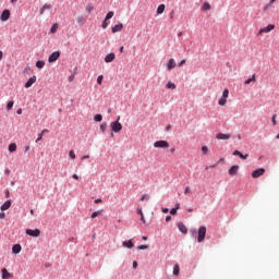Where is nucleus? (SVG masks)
Segmentation results:
<instances>
[{
	"label": "nucleus",
	"mask_w": 279,
	"mask_h": 279,
	"mask_svg": "<svg viewBox=\"0 0 279 279\" xmlns=\"http://www.w3.org/2000/svg\"><path fill=\"white\" fill-rule=\"evenodd\" d=\"M121 117H118V119L113 122H111V132H114V134H119V132H121V130H123V124H121Z\"/></svg>",
	"instance_id": "f257e3e1"
},
{
	"label": "nucleus",
	"mask_w": 279,
	"mask_h": 279,
	"mask_svg": "<svg viewBox=\"0 0 279 279\" xmlns=\"http://www.w3.org/2000/svg\"><path fill=\"white\" fill-rule=\"evenodd\" d=\"M204 239H206V227L201 226L197 231V242L204 243Z\"/></svg>",
	"instance_id": "f03ea898"
},
{
	"label": "nucleus",
	"mask_w": 279,
	"mask_h": 279,
	"mask_svg": "<svg viewBox=\"0 0 279 279\" xmlns=\"http://www.w3.org/2000/svg\"><path fill=\"white\" fill-rule=\"evenodd\" d=\"M276 29V25L269 24L268 26H265L259 29L257 36H260L262 34H269V32Z\"/></svg>",
	"instance_id": "7ed1b4c3"
},
{
	"label": "nucleus",
	"mask_w": 279,
	"mask_h": 279,
	"mask_svg": "<svg viewBox=\"0 0 279 279\" xmlns=\"http://www.w3.org/2000/svg\"><path fill=\"white\" fill-rule=\"evenodd\" d=\"M26 234L34 239H38V236H40V229H26Z\"/></svg>",
	"instance_id": "20e7f679"
},
{
	"label": "nucleus",
	"mask_w": 279,
	"mask_h": 279,
	"mask_svg": "<svg viewBox=\"0 0 279 279\" xmlns=\"http://www.w3.org/2000/svg\"><path fill=\"white\" fill-rule=\"evenodd\" d=\"M154 147L160 148V149H167L169 147V142L167 141H157L154 143Z\"/></svg>",
	"instance_id": "39448f33"
},
{
	"label": "nucleus",
	"mask_w": 279,
	"mask_h": 279,
	"mask_svg": "<svg viewBox=\"0 0 279 279\" xmlns=\"http://www.w3.org/2000/svg\"><path fill=\"white\" fill-rule=\"evenodd\" d=\"M232 137V135L230 134H226V133H217L216 134V138L217 141H230V138Z\"/></svg>",
	"instance_id": "423d86ee"
},
{
	"label": "nucleus",
	"mask_w": 279,
	"mask_h": 279,
	"mask_svg": "<svg viewBox=\"0 0 279 279\" xmlns=\"http://www.w3.org/2000/svg\"><path fill=\"white\" fill-rule=\"evenodd\" d=\"M59 58H60V51H54L49 56L48 62L50 63L57 62Z\"/></svg>",
	"instance_id": "0eeeda50"
},
{
	"label": "nucleus",
	"mask_w": 279,
	"mask_h": 279,
	"mask_svg": "<svg viewBox=\"0 0 279 279\" xmlns=\"http://www.w3.org/2000/svg\"><path fill=\"white\" fill-rule=\"evenodd\" d=\"M260 175H265V168H258L252 172V178H260Z\"/></svg>",
	"instance_id": "6e6552de"
},
{
	"label": "nucleus",
	"mask_w": 279,
	"mask_h": 279,
	"mask_svg": "<svg viewBox=\"0 0 279 279\" xmlns=\"http://www.w3.org/2000/svg\"><path fill=\"white\" fill-rule=\"evenodd\" d=\"M177 226L182 234H189V229L186 228V225L184 222H178Z\"/></svg>",
	"instance_id": "1a4fd4ad"
},
{
	"label": "nucleus",
	"mask_w": 279,
	"mask_h": 279,
	"mask_svg": "<svg viewBox=\"0 0 279 279\" xmlns=\"http://www.w3.org/2000/svg\"><path fill=\"white\" fill-rule=\"evenodd\" d=\"M2 22L10 21V10H3L0 16Z\"/></svg>",
	"instance_id": "9d476101"
},
{
	"label": "nucleus",
	"mask_w": 279,
	"mask_h": 279,
	"mask_svg": "<svg viewBox=\"0 0 279 279\" xmlns=\"http://www.w3.org/2000/svg\"><path fill=\"white\" fill-rule=\"evenodd\" d=\"M233 156H239V158H241V160H247V158H250L248 154L243 155V153H241V150H234L232 153Z\"/></svg>",
	"instance_id": "9b49d317"
},
{
	"label": "nucleus",
	"mask_w": 279,
	"mask_h": 279,
	"mask_svg": "<svg viewBox=\"0 0 279 279\" xmlns=\"http://www.w3.org/2000/svg\"><path fill=\"white\" fill-rule=\"evenodd\" d=\"M36 84V75L28 78V82L25 83V88H32Z\"/></svg>",
	"instance_id": "f8f14e48"
},
{
	"label": "nucleus",
	"mask_w": 279,
	"mask_h": 279,
	"mask_svg": "<svg viewBox=\"0 0 279 279\" xmlns=\"http://www.w3.org/2000/svg\"><path fill=\"white\" fill-rule=\"evenodd\" d=\"M116 54L114 52H110L105 57V62L109 64L110 62H114Z\"/></svg>",
	"instance_id": "ddd939ff"
},
{
	"label": "nucleus",
	"mask_w": 279,
	"mask_h": 279,
	"mask_svg": "<svg viewBox=\"0 0 279 279\" xmlns=\"http://www.w3.org/2000/svg\"><path fill=\"white\" fill-rule=\"evenodd\" d=\"M239 173V165H234L229 169V175H236Z\"/></svg>",
	"instance_id": "4468645a"
},
{
	"label": "nucleus",
	"mask_w": 279,
	"mask_h": 279,
	"mask_svg": "<svg viewBox=\"0 0 279 279\" xmlns=\"http://www.w3.org/2000/svg\"><path fill=\"white\" fill-rule=\"evenodd\" d=\"M10 206H12V199H8L4 204H2L0 210H9Z\"/></svg>",
	"instance_id": "2eb2a0df"
},
{
	"label": "nucleus",
	"mask_w": 279,
	"mask_h": 279,
	"mask_svg": "<svg viewBox=\"0 0 279 279\" xmlns=\"http://www.w3.org/2000/svg\"><path fill=\"white\" fill-rule=\"evenodd\" d=\"M121 29H123V23H119V24L112 26L111 32H112V34H117V32H121Z\"/></svg>",
	"instance_id": "dca6fc26"
},
{
	"label": "nucleus",
	"mask_w": 279,
	"mask_h": 279,
	"mask_svg": "<svg viewBox=\"0 0 279 279\" xmlns=\"http://www.w3.org/2000/svg\"><path fill=\"white\" fill-rule=\"evenodd\" d=\"M21 250H23V247L21 246V244H14L12 246V253L13 254H21Z\"/></svg>",
	"instance_id": "f3484780"
},
{
	"label": "nucleus",
	"mask_w": 279,
	"mask_h": 279,
	"mask_svg": "<svg viewBox=\"0 0 279 279\" xmlns=\"http://www.w3.org/2000/svg\"><path fill=\"white\" fill-rule=\"evenodd\" d=\"M168 71H171L172 69H175V59H170L167 63Z\"/></svg>",
	"instance_id": "a211bd4d"
},
{
	"label": "nucleus",
	"mask_w": 279,
	"mask_h": 279,
	"mask_svg": "<svg viewBox=\"0 0 279 279\" xmlns=\"http://www.w3.org/2000/svg\"><path fill=\"white\" fill-rule=\"evenodd\" d=\"M123 247H128V250H132L134 247V242L132 240L122 242Z\"/></svg>",
	"instance_id": "6ab92c4d"
},
{
	"label": "nucleus",
	"mask_w": 279,
	"mask_h": 279,
	"mask_svg": "<svg viewBox=\"0 0 279 279\" xmlns=\"http://www.w3.org/2000/svg\"><path fill=\"white\" fill-rule=\"evenodd\" d=\"M10 278H12V274H10L7 268H3L2 269V279H10Z\"/></svg>",
	"instance_id": "aec40b11"
},
{
	"label": "nucleus",
	"mask_w": 279,
	"mask_h": 279,
	"mask_svg": "<svg viewBox=\"0 0 279 279\" xmlns=\"http://www.w3.org/2000/svg\"><path fill=\"white\" fill-rule=\"evenodd\" d=\"M52 5L51 4H44L43 8L39 10V14L43 15L45 14V10H51Z\"/></svg>",
	"instance_id": "412c9836"
},
{
	"label": "nucleus",
	"mask_w": 279,
	"mask_h": 279,
	"mask_svg": "<svg viewBox=\"0 0 279 279\" xmlns=\"http://www.w3.org/2000/svg\"><path fill=\"white\" fill-rule=\"evenodd\" d=\"M101 213H104V209L96 210V211L92 213L90 218L95 219V218L99 217V215H101Z\"/></svg>",
	"instance_id": "4be33fe9"
},
{
	"label": "nucleus",
	"mask_w": 279,
	"mask_h": 279,
	"mask_svg": "<svg viewBox=\"0 0 279 279\" xmlns=\"http://www.w3.org/2000/svg\"><path fill=\"white\" fill-rule=\"evenodd\" d=\"M166 88H170L171 90H175V88H177L175 83L169 81V82L166 84Z\"/></svg>",
	"instance_id": "5701e85b"
},
{
	"label": "nucleus",
	"mask_w": 279,
	"mask_h": 279,
	"mask_svg": "<svg viewBox=\"0 0 279 279\" xmlns=\"http://www.w3.org/2000/svg\"><path fill=\"white\" fill-rule=\"evenodd\" d=\"M94 121H96V123H101V121H104V116H101V113L96 114Z\"/></svg>",
	"instance_id": "b1692460"
},
{
	"label": "nucleus",
	"mask_w": 279,
	"mask_h": 279,
	"mask_svg": "<svg viewBox=\"0 0 279 279\" xmlns=\"http://www.w3.org/2000/svg\"><path fill=\"white\" fill-rule=\"evenodd\" d=\"M219 106H226L228 104V98L221 96L220 99L218 100Z\"/></svg>",
	"instance_id": "393cba45"
},
{
	"label": "nucleus",
	"mask_w": 279,
	"mask_h": 279,
	"mask_svg": "<svg viewBox=\"0 0 279 279\" xmlns=\"http://www.w3.org/2000/svg\"><path fill=\"white\" fill-rule=\"evenodd\" d=\"M9 151L10 154H14V151H16V144L12 143L9 145Z\"/></svg>",
	"instance_id": "a878e982"
},
{
	"label": "nucleus",
	"mask_w": 279,
	"mask_h": 279,
	"mask_svg": "<svg viewBox=\"0 0 279 279\" xmlns=\"http://www.w3.org/2000/svg\"><path fill=\"white\" fill-rule=\"evenodd\" d=\"M173 276H180V265H174L173 267Z\"/></svg>",
	"instance_id": "bb28decb"
},
{
	"label": "nucleus",
	"mask_w": 279,
	"mask_h": 279,
	"mask_svg": "<svg viewBox=\"0 0 279 279\" xmlns=\"http://www.w3.org/2000/svg\"><path fill=\"white\" fill-rule=\"evenodd\" d=\"M106 130H108V123L107 122H102L100 124V132L106 133Z\"/></svg>",
	"instance_id": "cd10ccee"
},
{
	"label": "nucleus",
	"mask_w": 279,
	"mask_h": 279,
	"mask_svg": "<svg viewBox=\"0 0 279 279\" xmlns=\"http://www.w3.org/2000/svg\"><path fill=\"white\" fill-rule=\"evenodd\" d=\"M36 68H37V69H45V61L38 60V61L36 62Z\"/></svg>",
	"instance_id": "c85d7f7f"
},
{
	"label": "nucleus",
	"mask_w": 279,
	"mask_h": 279,
	"mask_svg": "<svg viewBox=\"0 0 279 279\" xmlns=\"http://www.w3.org/2000/svg\"><path fill=\"white\" fill-rule=\"evenodd\" d=\"M252 82H256V74H253L252 77L247 78L244 84H252Z\"/></svg>",
	"instance_id": "c756f323"
},
{
	"label": "nucleus",
	"mask_w": 279,
	"mask_h": 279,
	"mask_svg": "<svg viewBox=\"0 0 279 279\" xmlns=\"http://www.w3.org/2000/svg\"><path fill=\"white\" fill-rule=\"evenodd\" d=\"M165 4H159L157 8V14H162L165 12Z\"/></svg>",
	"instance_id": "7c9ffc66"
},
{
	"label": "nucleus",
	"mask_w": 279,
	"mask_h": 279,
	"mask_svg": "<svg viewBox=\"0 0 279 279\" xmlns=\"http://www.w3.org/2000/svg\"><path fill=\"white\" fill-rule=\"evenodd\" d=\"M76 22H77L78 25H84V23L86 22V20L84 19V16H78V17L76 19Z\"/></svg>",
	"instance_id": "2f4dec72"
},
{
	"label": "nucleus",
	"mask_w": 279,
	"mask_h": 279,
	"mask_svg": "<svg viewBox=\"0 0 279 279\" xmlns=\"http://www.w3.org/2000/svg\"><path fill=\"white\" fill-rule=\"evenodd\" d=\"M45 132H49V131L47 129H44V131L38 134L36 143H38V141H43V135L45 134Z\"/></svg>",
	"instance_id": "473e14b6"
},
{
	"label": "nucleus",
	"mask_w": 279,
	"mask_h": 279,
	"mask_svg": "<svg viewBox=\"0 0 279 279\" xmlns=\"http://www.w3.org/2000/svg\"><path fill=\"white\" fill-rule=\"evenodd\" d=\"M112 16H114V12L113 11H109L105 17L106 21H110V19H112Z\"/></svg>",
	"instance_id": "72a5a7b5"
},
{
	"label": "nucleus",
	"mask_w": 279,
	"mask_h": 279,
	"mask_svg": "<svg viewBox=\"0 0 279 279\" xmlns=\"http://www.w3.org/2000/svg\"><path fill=\"white\" fill-rule=\"evenodd\" d=\"M202 10L203 11H208V10H210V3H208V2H205L204 4H203V7H202Z\"/></svg>",
	"instance_id": "f704fd0d"
},
{
	"label": "nucleus",
	"mask_w": 279,
	"mask_h": 279,
	"mask_svg": "<svg viewBox=\"0 0 279 279\" xmlns=\"http://www.w3.org/2000/svg\"><path fill=\"white\" fill-rule=\"evenodd\" d=\"M12 108H14V100H10V101L7 104V110H12Z\"/></svg>",
	"instance_id": "c9c22d12"
},
{
	"label": "nucleus",
	"mask_w": 279,
	"mask_h": 279,
	"mask_svg": "<svg viewBox=\"0 0 279 279\" xmlns=\"http://www.w3.org/2000/svg\"><path fill=\"white\" fill-rule=\"evenodd\" d=\"M94 8H93V3H88L86 5V12H88V14H90V12H93Z\"/></svg>",
	"instance_id": "e433bc0d"
},
{
	"label": "nucleus",
	"mask_w": 279,
	"mask_h": 279,
	"mask_svg": "<svg viewBox=\"0 0 279 279\" xmlns=\"http://www.w3.org/2000/svg\"><path fill=\"white\" fill-rule=\"evenodd\" d=\"M56 32H58V24H53L50 28L51 34H56Z\"/></svg>",
	"instance_id": "4c0bfd02"
},
{
	"label": "nucleus",
	"mask_w": 279,
	"mask_h": 279,
	"mask_svg": "<svg viewBox=\"0 0 279 279\" xmlns=\"http://www.w3.org/2000/svg\"><path fill=\"white\" fill-rule=\"evenodd\" d=\"M228 95H230V90H228V88L223 89L222 97L228 99Z\"/></svg>",
	"instance_id": "58836bf2"
},
{
	"label": "nucleus",
	"mask_w": 279,
	"mask_h": 279,
	"mask_svg": "<svg viewBox=\"0 0 279 279\" xmlns=\"http://www.w3.org/2000/svg\"><path fill=\"white\" fill-rule=\"evenodd\" d=\"M137 250H149V245L142 244V245L137 246Z\"/></svg>",
	"instance_id": "ea45409f"
},
{
	"label": "nucleus",
	"mask_w": 279,
	"mask_h": 279,
	"mask_svg": "<svg viewBox=\"0 0 279 279\" xmlns=\"http://www.w3.org/2000/svg\"><path fill=\"white\" fill-rule=\"evenodd\" d=\"M101 27L102 29H108V20H104Z\"/></svg>",
	"instance_id": "a19ab883"
},
{
	"label": "nucleus",
	"mask_w": 279,
	"mask_h": 279,
	"mask_svg": "<svg viewBox=\"0 0 279 279\" xmlns=\"http://www.w3.org/2000/svg\"><path fill=\"white\" fill-rule=\"evenodd\" d=\"M190 234H191V236H193V238L197 236V230L191 229V230H190Z\"/></svg>",
	"instance_id": "79ce46f5"
},
{
	"label": "nucleus",
	"mask_w": 279,
	"mask_h": 279,
	"mask_svg": "<svg viewBox=\"0 0 279 279\" xmlns=\"http://www.w3.org/2000/svg\"><path fill=\"white\" fill-rule=\"evenodd\" d=\"M145 199H149V194H144V195H142V197H141V202H145Z\"/></svg>",
	"instance_id": "37998d69"
},
{
	"label": "nucleus",
	"mask_w": 279,
	"mask_h": 279,
	"mask_svg": "<svg viewBox=\"0 0 279 279\" xmlns=\"http://www.w3.org/2000/svg\"><path fill=\"white\" fill-rule=\"evenodd\" d=\"M69 156L72 158V160H75V151L74 150H70Z\"/></svg>",
	"instance_id": "c03bdc74"
},
{
	"label": "nucleus",
	"mask_w": 279,
	"mask_h": 279,
	"mask_svg": "<svg viewBox=\"0 0 279 279\" xmlns=\"http://www.w3.org/2000/svg\"><path fill=\"white\" fill-rule=\"evenodd\" d=\"M102 82H104V75H99L97 77V84H102Z\"/></svg>",
	"instance_id": "a18cd8bd"
},
{
	"label": "nucleus",
	"mask_w": 279,
	"mask_h": 279,
	"mask_svg": "<svg viewBox=\"0 0 279 279\" xmlns=\"http://www.w3.org/2000/svg\"><path fill=\"white\" fill-rule=\"evenodd\" d=\"M202 153L208 154V146H202Z\"/></svg>",
	"instance_id": "49530a36"
},
{
	"label": "nucleus",
	"mask_w": 279,
	"mask_h": 279,
	"mask_svg": "<svg viewBox=\"0 0 279 279\" xmlns=\"http://www.w3.org/2000/svg\"><path fill=\"white\" fill-rule=\"evenodd\" d=\"M170 215H178V209L177 208H171L170 209Z\"/></svg>",
	"instance_id": "de8ad7c7"
},
{
	"label": "nucleus",
	"mask_w": 279,
	"mask_h": 279,
	"mask_svg": "<svg viewBox=\"0 0 279 279\" xmlns=\"http://www.w3.org/2000/svg\"><path fill=\"white\" fill-rule=\"evenodd\" d=\"M189 193H191V187L190 186H186L184 189V195H189Z\"/></svg>",
	"instance_id": "09e8293b"
},
{
	"label": "nucleus",
	"mask_w": 279,
	"mask_h": 279,
	"mask_svg": "<svg viewBox=\"0 0 279 279\" xmlns=\"http://www.w3.org/2000/svg\"><path fill=\"white\" fill-rule=\"evenodd\" d=\"M217 165H219V162H216L209 167H206V171H208V169H215V167H217Z\"/></svg>",
	"instance_id": "8fccbe9b"
},
{
	"label": "nucleus",
	"mask_w": 279,
	"mask_h": 279,
	"mask_svg": "<svg viewBox=\"0 0 279 279\" xmlns=\"http://www.w3.org/2000/svg\"><path fill=\"white\" fill-rule=\"evenodd\" d=\"M75 80V74H71L68 78L69 82H73Z\"/></svg>",
	"instance_id": "3c124183"
},
{
	"label": "nucleus",
	"mask_w": 279,
	"mask_h": 279,
	"mask_svg": "<svg viewBox=\"0 0 279 279\" xmlns=\"http://www.w3.org/2000/svg\"><path fill=\"white\" fill-rule=\"evenodd\" d=\"M278 117V114H272V125H276L277 122H276V118Z\"/></svg>",
	"instance_id": "603ef678"
},
{
	"label": "nucleus",
	"mask_w": 279,
	"mask_h": 279,
	"mask_svg": "<svg viewBox=\"0 0 279 279\" xmlns=\"http://www.w3.org/2000/svg\"><path fill=\"white\" fill-rule=\"evenodd\" d=\"M184 64H186V59H183V60H181V61L179 62V66H182V65H184Z\"/></svg>",
	"instance_id": "864d4df0"
},
{
	"label": "nucleus",
	"mask_w": 279,
	"mask_h": 279,
	"mask_svg": "<svg viewBox=\"0 0 279 279\" xmlns=\"http://www.w3.org/2000/svg\"><path fill=\"white\" fill-rule=\"evenodd\" d=\"M161 211H162L165 215H167V213H169V208L162 207V208H161Z\"/></svg>",
	"instance_id": "5fc2aeb1"
},
{
	"label": "nucleus",
	"mask_w": 279,
	"mask_h": 279,
	"mask_svg": "<svg viewBox=\"0 0 279 279\" xmlns=\"http://www.w3.org/2000/svg\"><path fill=\"white\" fill-rule=\"evenodd\" d=\"M133 269H138V262H133Z\"/></svg>",
	"instance_id": "6e6d98bb"
},
{
	"label": "nucleus",
	"mask_w": 279,
	"mask_h": 279,
	"mask_svg": "<svg viewBox=\"0 0 279 279\" xmlns=\"http://www.w3.org/2000/svg\"><path fill=\"white\" fill-rule=\"evenodd\" d=\"M137 215H140L142 217L143 215V208H137Z\"/></svg>",
	"instance_id": "4d7b16f0"
},
{
	"label": "nucleus",
	"mask_w": 279,
	"mask_h": 279,
	"mask_svg": "<svg viewBox=\"0 0 279 279\" xmlns=\"http://www.w3.org/2000/svg\"><path fill=\"white\" fill-rule=\"evenodd\" d=\"M0 219H5V213L3 211L0 213Z\"/></svg>",
	"instance_id": "13d9d810"
},
{
	"label": "nucleus",
	"mask_w": 279,
	"mask_h": 279,
	"mask_svg": "<svg viewBox=\"0 0 279 279\" xmlns=\"http://www.w3.org/2000/svg\"><path fill=\"white\" fill-rule=\"evenodd\" d=\"M72 178H73V180H80V175H77L75 173L72 175Z\"/></svg>",
	"instance_id": "bf43d9fd"
},
{
	"label": "nucleus",
	"mask_w": 279,
	"mask_h": 279,
	"mask_svg": "<svg viewBox=\"0 0 279 279\" xmlns=\"http://www.w3.org/2000/svg\"><path fill=\"white\" fill-rule=\"evenodd\" d=\"M101 202H102L101 198H96L95 199V204H101Z\"/></svg>",
	"instance_id": "052dcab7"
},
{
	"label": "nucleus",
	"mask_w": 279,
	"mask_h": 279,
	"mask_svg": "<svg viewBox=\"0 0 279 279\" xmlns=\"http://www.w3.org/2000/svg\"><path fill=\"white\" fill-rule=\"evenodd\" d=\"M5 197H10V190H5Z\"/></svg>",
	"instance_id": "680f3d73"
},
{
	"label": "nucleus",
	"mask_w": 279,
	"mask_h": 279,
	"mask_svg": "<svg viewBox=\"0 0 279 279\" xmlns=\"http://www.w3.org/2000/svg\"><path fill=\"white\" fill-rule=\"evenodd\" d=\"M16 114H23V109H17Z\"/></svg>",
	"instance_id": "e2e57ef3"
},
{
	"label": "nucleus",
	"mask_w": 279,
	"mask_h": 279,
	"mask_svg": "<svg viewBox=\"0 0 279 279\" xmlns=\"http://www.w3.org/2000/svg\"><path fill=\"white\" fill-rule=\"evenodd\" d=\"M4 173H7V175H10V173H11L10 169L7 168V169L4 170Z\"/></svg>",
	"instance_id": "0e129e2a"
},
{
	"label": "nucleus",
	"mask_w": 279,
	"mask_h": 279,
	"mask_svg": "<svg viewBox=\"0 0 279 279\" xmlns=\"http://www.w3.org/2000/svg\"><path fill=\"white\" fill-rule=\"evenodd\" d=\"M141 221H142L143 223H145V215H142V216H141Z\"/></svg>",
	"instance_id": "69168bd1"
},
{
	"label": "nucleus",
	"mask_w": 279,
	"mask_h": 279,
	"mask_svg": "<svg viewBox=\"0 0 279 279\" xmlns=\"http://www.w3.org/2000/svg\"><path fill=\"white\" fill-rule=\"evenodd\" d=\"M174 208H177V210H180V203H177V204L174 205Z\"/></svg>",
	"instance_id": "338daca9"
},
{
	"label": "nucleus",
	"mask_w": 279,
	"mask_h": 279,
	"mask_svg": "<svg viewBox=\"0 0 279 279\" xmlns=\"http://www.w3.org/2000/svg\"><path fill=\"white\" fill-rule=\"evenodd\" d=\"M166 221L167 222L171 221V216H166Z\"/></svg>",
	"instance_id": "774afa93"
}]
</instances>
